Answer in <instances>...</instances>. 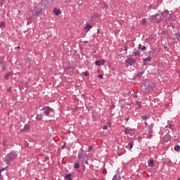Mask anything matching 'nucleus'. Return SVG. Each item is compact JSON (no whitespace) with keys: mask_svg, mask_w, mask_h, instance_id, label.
Listing matches in <instances>:
<instances>
[{"mask_svg":"<svg viewBox=\"0 0 180 180\" xmlns=\"http://www.w3.org/2000/svg\"><path fill=\"white\" fill-rule=\"evenodd\" d=\"M103 174H106V169H104V170L103 171Z\"/></svg>","mask_w":180,"mask_h":180,"instance_id":"obj_39","label":"nucleus"},{"mask_svg":"<svg viewBox=\"0 0 180 180\" xmlns=\"http://www.w3.org/2000/svg\"><path fill=\"white\" fill-rule=\"evenodd\" d=\"M36 120H41V115L40 114L37 115Z\"/></svg>","mask_w":180,"mask_h":180,"instance_id":"obj_21","label":"nucleus"},{"mask_svg":"<svg viewBox=\"0 0 180 180\" xmlns=\"http://www.w3.org/2000/svg\"><path fill=\"white\" fill-rule=\"evenodd\" d=\"M169 14V11H168V10H165L164 12L162 13V18H165L166 20H168V19H167V16H168Z\"/></svg>","mask_w":180,"mask_h":180,"instance_id":"obj_9","label":"nucleus"},{"mask_svg":"<svg viewBox=\"0 0 180 180\" xmlns=\"http://www.w3.org/2000/svg\"><path fill=\"white\" fill-rule=\"evenodd\" d=\"M53 13H55V15H56L57 16H58V15H61V11L60 9H57L55 8L53 10Z\"/></svg>","mask_w":180,"mask_h":180,"instance_id":"obj_13","label":"nucleus"},{"mask_svg":"<svg viewBox=\"0 0 180 180\" xmlns=\"http://www.w3.org/2000/svg\"><path fill=\"white\" fill-rule=\"evenodd\" d=\"M97 33L99 34V30H98Z\"/></svg>","mask_w":180,"mask_h":180,"instance_id":"obj_44","label":"nucleus"},{"mask_svg":"<svg viewBox=\"0 0 180 180\" xmlns=\"http://www.w3.org/2000/svg\"><path fill=\"white\" fill-rule=\"evenodd\" d=\"M177 180H180V179H178Z\"/></svg>","mask_w":180,"mask_h":180,"instance_id":"obj_47","label":"nucleus"},{"mask_svg":"<svg viewBox=\"0 0 180 180\" xmlns=\"http://www.w3.org/2000/svg\"><path fill=\"white\" fill-rule=\"evenodd\" d=\"M145 124H146V126H148V123H147V122H145Z\"/></svg>","mask_w":180,"mask_h":180,"instance_id":"obj_43","label":"nucleus"},{"mask_svg":"<svg viewBox=\"0 0 180 180\" xmlns=\"http://www.w3.org/2000/svg\"><path fill=\"white\" fill-rule=\"evenodd\" d=\"M155 83H154V82H150V83L148 84V88L149 89H153V88H155Z\"/></svg>","mask_w":180,"mask_h":180,"instance_id":"obj_11","label":"nucleus"},{"mask_svg":"<svg viewBox=\"0 0 180 180\" xmlns=\"http://www.w3.org/2000/svg\"><path fill=\"white\" fill-rule=\"evenodd\" d=\"M141 119H142V120H148V119H150V117L147 115H141Z\"/></svg>","mask_w":180,"mask_h":180,"instance_id":"obj_17","label":"nucleus"},{"mask_svg":"<svg viewBox=\"0 0 180 180\" xmlns=\"http://www.w3.org/2000/svg\"><path fill=\"white\" fill-rule=\"evenodd\" d=\"M29 126H25V129H26V130H29Z\"/></svg>","mask_w":180,"mask_h":180,"instance_id":"obj_38","label":"nucleus"},{"mask_svg":"<svg viewBox=\"0 0 180 180\" xmlns=\"http://www.w3.org/2000/svg\"><path fill=\"white\" fill-rule=\"evenodd\" d=\"M3 171H5V168H2L1 169H0V180L4 179V176H2V174H1Z\"/></svg>","mask_w":180,"mask_h":180,"instance_id":"obj_20","label":"nucleus"},{"mask_svg":"<svg viewBox=\"0 0 180 180\" xmlns=\"http://www.w3.org/2000/svg\"><path fill=\"white\" fill-rule=\"evenodd\" d=\"M129 119H130L129 117L126 118V119H125L126 122H129Z\"/></svg>","mask_w":180,"mask_h":180,"instance_id":"obj_37","label":"nucleus"},{"mask_svg":"<svg viewBox=\"0 0 180 180\" xmlns=\"http://www.w3.org/2000/svg\"><path fill=\"white\" fill-rule=\"evenodd\" d=\"M158 15V14H155L154 15H152L151 19H155V18Z\"/></svg>","mask_w":180,"mask_h":180,"instance_id":"obj_31","label":"nucleus"},{"mask_svg":"<svg viewBox=\"0 0 180 180\" xmlns=\"http://www.w3.org/2000/svg\"><path fill=\"white\" fill-rule=\"evenodd\" d=\"M141 23L142 25H146V23H147V19L146 18L142 19Z\"/></svg>","mask_w":180,"mask_h":180,"instance_id":"obj_25","label":"nucleus"},{"mask_svg":"<svg viewBox=\"0 0 180 180\" xmlns=\"http://www.w3.org/2000/svg\"><path fill=\"white\" fill-rule=\"evenodd\" d=\"M134 130V129L127 127L124 129V133L125 134H131V131H133Z\"/></svg>","mask_w":180,"mask_h":180,"instance_id":"obj_8","label":"nucleus"},{"mask_svg":"<svg viewBox=\"0 0 180 180\" xmlns=\"http://www.w3.org/2000/svg\"><path fill=\"white\" fill-rule=\"evenodd\" d=\"M18 158V154L15 152H11L6 155L4 158V162L7 164H9V162H12V161H15Z\"/></svg>","mask_w":180,"mask_h":180,"instance_id":"obj_1","label":"nucleus"},{"mask_svg":"<svg viewBox=\"0 0 180 180\" xmlns=\"http://www.w3.org/2000/svg\"><path fill=\"white\" fill-rule=\"evenodd\" d=\"M103 130H108V126L105 125L103 127Z\"/></svg>","mask_w":180,"mask_h":180,"instance_id":"obj_32","label":"nucleus"},{"mask_svg":"<svg viewBox=\"0 0 180 180\" xmlns=\"http://www.w3.org/2000/svg\"><path fill=\"white\" fill-rule=\"evenodd\" d=\"M143 74H144V72H143V71L139 72V73L138 74V77H141V75H143Z\"/></svg>","mask_w":180,"mask_h":180,"instance_id":"obj_30","label":"nucleus"},{"mask_svg":"<svg viewBox=\"0 0 180 180\" xmlns=\"http://www.w3.org/2000/svg\"><path fill=\"white\" fill-rule=\"evenodd\" d=\"M11 76V73H7L5 77H4V79H8V78H9V77Z\"/></svg>","mask_w":180,"mask_h":180,"instance_id":"obj_27","label":"nucleus"},{"mask_svg":"<svg viewBox=\"0 0 180 180\" xmlns=\"http://www.w3.org/2000/svg\"><path fill=\"white\" fill-rule=\"evenodd\" d=\"M61 1V2H63V3H67V2H68V0H60Z\"/></svg>","mask_w":180,"mask_h":180,"instance_id":"obj_35","label":"nucleus"},{"mask_svg":"<svg viewBox=\"0 0 180 180\" xmlns=\"http://www.w3.org/2000/svg\"><path fill=\"white\" fill-rule=\"evenodd\" d=\"M132 56L134 57H137V56H140V51H136L132 53Z\"/></svg>","mask_w":180,"mask_h":180,"instance_id":"obj_16","label":"nucleus"},{"mask_svg":"<svg viewBox=\"0 0 180 180\" xmlns=\"http://www.w3.org/2000/svg\"><path fill=\"white\" fill-rule=\"evenodd\" d=\"M153 129H154V124H150L148 126V133L149 134H152V133H153Z\"/></svg>","mask_w":180,"mask_h":180,"instance_id":"obj_10","label":"nucleus"},{"mask_svg":"<svg viewBox=\"0 0 180 180\" xmlns=\"http://www.w3.org/2000/svg\"><path fill=\"white\" fill-rule=\"evenodd\" d=\"M72 176V174H67L66 176H65V178L68 180H72V179L71 178Z\"/></svg>","mask_w":180,"mask_h":180,"instance_id":"obj_19","label":"nucleus"},{"mask_svg":"<svg viewBox=\"0 0 180 180\" xmlns=\"http://www.w3.org/2000/svg\"><path fill=\"white\" fill-rule=\"evenodd\" d=\"M78 160L79 162H85V160H88V155L84 153V150L80 149L78 154Z\"/></svg>","mask_w":180,"mask_h":180,"instance_id":"obj_2","label":"nucleus"},{"mask_svg":"<svg viewBox=\"0 0 180 180\" xmlns=\"http://www.w3.org/2000/svg\"><path fill=\"white\" fill-rule=\"evenodd\" d=\"M4 27H5V22H0V29H4Z\"/></svg>","mask_w":180,"mask_h":180,"instance_id":"obj_22","label":"nucleus"},{"mask_svg":"<svg viewBox=\"0 0 180 180\" xmlns=\"http://www.w3.org/2000/svg\"><path fill=\"white\" fill-rule=\"evenodd\" d=\"M112 180H120V175L115 174L112 179Z\"/></svg>","mask_w":180,"mask_h":180,"instance_id":"obj_18","label":"nucleus"},{"mask_svg":"<svg viewBox=\"0 0 180 180\" xmlns=\"http://www.w3.org/2000/svg\"><path fill=\"white\" fill-rule=\"evenodd\" d=\"M18 13H20V11H18Z\"/></svg>","mask_w":180,"mask_h":180,"instance_id":"obj_45","label":"nucleus"},{"mask_svg":"<svg viewBox=\"0 0 180 180\" xmlns=\"http://www.w3.org/2000/svg\"><path fill=\"white\" fill-rule=\"evenodd\" d=\"M148 165H149V167H150V168H154V167H155V165H154V160H150L148 163Z\"/></svg>","mask_w":180,"mask_h":180,"instance_id":"obj_15","label":"nucleus"},{"mask_svg":"<svg viewBox=\"0 0 180 180\" xmlns=\"http://www.w3.org/2000/svg\"><path fill=\"white\" fill-rule=\"evenodd\" d=\"M98 78H100L101 79H102L103 78V75H98Z\"/></svg>","mask_w":180,"mask_h":180,"instance_id":"obj_34","label":"nucleus"},{"mask_svg":"<svg viewBox=\"0 0 180 180\" xmlns=\"http://www.w3.org/2000/svg\"><path fill=\"white\" fill-rule=\"evenodd\" d=\"M96 65H98V67H101V65H103L105 64V60H99L95 61Z\"/></svg>","mask_w":180,"mask_h":180,"instance_id":"obj_7","label":"nucleus"},{"mask_svg":"<svg viewBox=\"0 0 180 180\" xmlns=\"http://www.w3.org/2000/svg\"><path fill=\"white\" fill-rule=\"evenodd\" d=\"M46 160H49V158H46Z\"/></svg>","mask_w":180,"mask_h":180,"instance_id":"obj_46","label":"nucleus"},{"mask_svg":"<svg viewBox=\"0 0 180 180\" xmlns=\"http://www.w3.org/2000/svg\"><path fill=\"white\" fill-rule=\"evenodd\" d=\"M84 162V164H86V165H88V164H89V163L88 162V159H86V160H84V162Z\"/></svg>","mask_w":180,"mask_h":180,"instance_id":"obj_33","label":"nucleus"},{"mask_svg":"<svg viewBox=\"0 0 180 180\" xmlns=\"http://www.w3.org/2000/svg\"><path fill=\"white\" fill-rule=\"evenodd\" d=\"M41 110L44 111L45 116H50V113H54V109L49 106L44 107Z\"/></svg>","mask_w":180,"mask_h":180,"instance_id":"obj_3","label":"nucleus"},{"mask_svg":"<svg viewBox=\"0 0 180 180\" xmlns=\"http://www.w3.org/2000/svg\"><path fill=\"white\" fill-rule=\"evenodd\" d=\"M65 147V143L62 146V148L64 149Z\"/></svg>","mask_w":180,"mask_h":180,"instance_id":"obj_41","label":"nucleus"},{"mask_svg":"<svg viewBox=\"0 0 180 180\" xmlns=\"http://www.w3.org/2000/svg\"><path fill=\"white\" fill-rule=\"evenodd\" d=\"M126 67H131L136 64V59L129 57L125 60Z\"/></svg>","mask_w":180,"mask_h":180,"instance_id":"obj_4","label":"nucleus"},{"mask_svg":"<svg viewBox=\"0 0 180 180\" xmlns=\"http://www.w3.org/2000/svg\"><path fill=\"white\" fill-rule=\"evenodd\" d=\"M133 146H134V142H131L128 144V146L129 147L130 150H131V148H133Z\"/></svg>","mask_w":180,"mask_h":180,"instance_id":"obj_23","label":"nucleus"},{"mask_svg":"<svg viewBox=\"0 0 180 180\" xmlns=\"http://www.w3.org/2000/svg\"><path fill=\"white\" fill-rule=\"evenodd\" d=\"M104 6H105V8H106V9H108V5L107 4H105Z\"/></svg>","mask_w":180,"mask_h":180,"instance_id":"obj_42","label":"nucleus"},{"mask_svg":"<svg viewBox=\"0 0 180 180\" xmlns=\"http://www.w3.org/2000/svg\"><path fill=\"white\" fill-rule=\"evenodd\" d=\"M92 150H94V146H89L88 152L89 153V151H92Z\"/></svg>","mask_w":180,"mask_h":180,"instance_id":"obj_28","label":"nucleus"},{"mask_svg":"<svg viewBox=\"0 0 180 180\" xmlns=\"http://www.w3.org/2000/svg\"><path fill=\"white\" fill-rule=\"evenodd\" d=\"M0 46H1V44H0Z\"/></svg>","mask_w":180,"mask_h":180,"instance_id":"obj_48","label":"nucleus"},{"mask_svg":"<svg viewBox=\"0 0 180 180\" xmlns=\"http://www.w3.org/2000/svg\"><path fill=\"white\" fill-rule=\"evenodd\" d=\"M75 169H78V168H79V163L76 162L75 163Z\"/></svg>","mask_w":180,"mask_h":180,"instance_id":"obj_24","label":"nucleus"},{"mask_svg":"<svg viewBox=\"0 0 180 180\" xmlns=\"http://www.w3.org/2000/svg\"><path fill=\"white\" fill-rule=\"evenodd\" d=\"M174 150L176 151H180V146L178 145L174 147Z\"/></svg>","mask_w":180,"mask_h":180,"instance_id":"obj_26","label":"nucleus"},{"mask_svg":"<svg viewBox=\"0 0 180 180\" xmlns=\"http://www.w3.org/2000/svg\"><path fill=\"white\" fill-rule=\"evenodd\" d=\"M124 51H127V50H128V48H127V46H124Z\"/></svg>","mask_w":180,"mask_h":180,"instance_id":"obj_36","label":"nucleus"},{"mask_svg":"<svg viewBox=\"0 0 180 180\" xmlns=\"http://www.w3.org/2000/svg\"><path fill=\"white\" fill-rule=\"evenodd\" d=\"M18 50H20V46H17Z\"/></svg>","mask_w":180,"mask_h":180,"instance_id":"obj_40","label":"nucleus"},{"mask_svg":"<svg viewBox=\"0 0 180 180\" xmlns=\"http://www.w3.org/2000/svg\"><path fill=\"white\" fill-rule=\"evenodd\" d=\"M151 60H153V58H151V56H148L146 58H143V65H147L148 63H151Z\"/></svg>","mask_w":180,"mask_h":180,"instance_id":"obj_6","label":"nucleus"},{"mask_svg":"<svg viewBox=\"0 0 180 180\" xmlns=\"http://www.w3.org/2000/svg\"><path fill=\"white\" fill-rule=\"evenodd\" d=\"M84 76L85 77H89V72H88V71H86V72H84Z\"/></svg>","mask_w":180,"mask_h":180,"instance_id":"obj_29","label":"nucleus"},{"mask_svg":"<svg viewBox=\"0 0 180 180\" xmlns=\"http://www.w3.org/2000/svg\"><path fill=\"white\" fill-rule=\"evenodd\" d=\"M42 11H43V10H42L41 8L35 7V8H34V12H35V13L33 14L32 16H33L34 18L36 17V16H39V15L40 13H41Z\"/></svg>","mask_w":180,"mask_h":180,"instance_id":"obj_5","label":"nucleus"},{"mask_svg":"<svg viewBox=\"0 0 180 180\" xmlns=\"http://www.w3.org/2000/svg\"><path fill=\"white\" fill-rule=\"evenodd\" d=\"M138 49H139V50H141L142 51H146V50H147V47L143 46L141 45V44H139Z\"/></svg>","mask_w":180,"mask_h":180,"instance_id":"obj_12","label":"nucleus"},{"mask_svg":"<svg viewBox=\"0 0 180 180\" xmlns=\"http://www.w3.org/2000/svg\"><path fill=\"white\" fill-rule=\"evenodd\" d=\"M91 27H92V25H91L86 23V26H85L84 28V30H88V31H89V30H91Z\"/></svg>","mask_w":180,"mask_h":180,"instance_id":"obj_14","label":"nucleus"}]
</instances>
